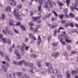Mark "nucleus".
<instances>
[{
  "instance_id": "30",
  "label": "nucleus",
  "mask_w": 78,
  "mask_h": 78,
  "mask_svg": "<svg viewBox=\"0 0 78 78\" xmlns=\"http://www.w3.org/2000/svg\"><path fill=\"white\" fill-rule=\"evenodd\" d=\"M66 77L67 78H70V74L69 73H67L66 74Z\"/></svg>"
},
{
  "instance_id": "20",
  "label": "nucleus",
  "mask_w": 78,
  "mask_h": 78,
  "mask_svg": "<svg viewBox=\"0 0 78 78\" xmlns=\"http://www.w3.org/2000/svg\"><path fill=\"white\" fill-rule=\"evenodd\" d=\"M6 76L7 78H12V75L10 73H8L6 75Z\"/></svg>"
},
{
  "instance_id": "41",
  "label": "nucleus",
  "mask_w": 78,
  "mask_h": 78,
  "mask_svg": "<svg viewBox=\"0 0 78 78\" xmlns=\"http://www.w3.org/2000/svg\"><path fill=\"white\" fill-rule=\"evenodd\" d=\"M63 17H64V15L62 14L59 15V17L61 19H63Z\"/></svg>"
},
{
  "instance_id": "52",
  "label": "nucleus",
  "mask_w": 78,
  "mask_h": 78,
  "mask_svg": "<svg viewBox=\"0 0 78 78\" xmlns=\"http://www.w3.org/2000/svg\"><path fill=\"white\" fill-rule=\"evenodd\" d=\"M12 2H13V5H16V2L15 0H12Z\"/></svg>"
},
{
  "instance_id": "57",
  "label": "nucleus",
  "mask_w": 78,
  "mask_h": 78,
  "mask_svg": "<svg viewBox=\"0 0 78 78\" xmlns=\"http://www.w3.org/2000/svg\"><path fill=\"white\" fill-rule=\"evenodd\" d=\"M58 4L59 6H64V4H63V3H61L60 2H58Z\"/></svg>"
},
{
  "instance_id": "47",
  "label": "nucleus",
  "mask_w": 78,
  "mask_h": 78,
  "mask_svg": "<svg viewBox=\"0 0 78 78\" xmlns=\"http://www.w3.org/2000/svg\"><path fill=\"white\" fill-rule=\"evenodd\" d=\"M32 39L33 40V41H36V37H34V36L32 37Z\"/></svg>"
},
{
  "instance_id": "31",
  "label": "nucleus",
  "mask_w": 78,
  "mask_h": 78,
  "mask_svg": "<svg viewBox=\"0 0 78 78\" xmlns=\"http://www.w3.org/2000/svg\"><path fill=\"white\" fill-rule=\"evenodd\" d=\"M71 73L72 74H75V73H78L76 72V71L75 70H72L71 71Z\"/></svg>"
},
{
  "instance_id": "56",
  "label": "nucleus",
  "mask_w": 78,
  "mask_h": 78,
  "mask_svg": "<svg viewBox=\"0 0 78 78\" xmlns=\"http://www.w3.org/2000/svg\"><path fill=\"white\" fill-rule=\"evenodd\" d=\"M61 22L62 24H65L66 23V21L62 20L61 21Z\"/></svg>"
},
{
  "instance_id": "13",
  "label": "nucleus",
  "mask_w": 78,
  "mask_h": 78,
  "mask_svg": "<svg viewBox=\"0 0 78 78\" xmlns=\"http://www.w3.org/2000/svg\"><path fill=\"white\" fill-rule=\"evenodd\" d=\"M52 27H51V28H56L58 25L56 24V23L54 22L51 24Z\"/></svg>"
},
{
  "instance_id": "12",
  "label": "nucleus",
  "mask_w": 78,
  "mask_h": 78,
  "mask_svg": "<svg viewBox=\"0 0 78 78\" xmlns=\"http://www.w3.org/2000/svg\"><path fill=\"white\" fill-rule=\"evenodd\" d=\"M56 33H57L58 34L60 33V30H57L55 29L54 30V35L55 36L56 35Z\"/></svg>"
},
{
  "instance_id": "62",
  "label": "nucleus",
  "mask_w": 78,
  "mask_h": 78,
  "mask_svg": "<svg viewBox=\"0 0 78 78\" xmlns=\"http://www.w3.org/2000/svg\"><path fill=\"white\" fill-rule=\"evenodd\" d=\"M14 32L15 33H18V30H16L15 29H14Z\"/></svg>"
},
{
  "instance_id": "9",
  "label": "nucleus",
  "mask_w": 78,
  "mask_h": 78,
  "mask_svg": "<svg viewBox=\"0 0 78 78\" xmlns=\"http://www.w3.org/2000/svg\"><path fill=\"white\" fill-rule=\"evenodd\" d=\"M52 55L54 56V58H57L59 55V52H54L53 53Z\"/></svg>"
},
{
  "instance_id": "34",
  "label": "nucleus",
  "mask_w": 78,
  "mask_h": 78,
  "mask_svg": "<svg viewBox=\"0 0 78 78\" xmlns=\"http://www.w3.org/2000/svg\"><path fill=\"white\" fill-rule=\"evenodd\" d=\"M73 6L74 7V9L77 7V4L76 3H74L73 4Z\"/></svg>"
},
{
  "instance_id": "17",
  "label": "nucleus",
  "mask_w": 78,
  "mask_h": 78,
  "mask_svg": "<svg viewBox=\"0 0 78 78\" xmlns=\"http://www.w3.org/2000/svg\"><path fill=\"white\" fill-rule=\"evenodd\" d=\"M2 69L3 70L4 72H6L7 70V68L5 66H2Z\"/></svg>"
},
{
  "instance_id": "2",
  "label": "nucleus",
  "mask_w": 78,
  "mask_h": 78,
  "mask_svg": "<svg viewBox=\"0 0 78 78\" xmlns=\"http://www.w3.org/2000/svg\"><path fill=\"white\" fill-rule=\"evenodd\" d=\"M16 74L18 76H20L19 78H29V76L27 74H24L22 75V73L19 72H17Z\"/></svg>"
},
{
  "instance_id": "36",
  "label": "nucleus",
  "mask_w": 78,
  "mask_h": 78,
  "mask_svg": "<svg viewBox=\"0 0 78 78\" xmlns=\"http://www.w3.org/2000/svg\"><path fill=\"white\" fill-rule=\"evenodd\" d=\"M51 22H55V21H56V19L55 18L53 17L51 19Z\"/></svg>"
},
{
  "instance_id": "48",
  "label": "nucleus",
  "mask_w": 78,
  "mask_h": 78,
  "mask_svg": "<svg viewBox=\"0 0 78 78\" xmlns=\"http://www.w3.org/2000/svg\"><path fill=\"white\" fill-rule=\"evenodd\" d=\"M22 5L19 4L17 6V8H18V9H20V8H22Z\"/></svg>"
},
{
  "instance_id": "14",
  "label": "nucleus",
  "mask_w": 78,
  "mask_h": 78,
  "mask_svg": "<svg viewBox=\"0 0 78 78\" xmlns=\"http://www.w3.org/2000/svg\"><path fill=\"white\" fill-rule=\"evenodd\" d=\"M14 21L12 20H10L9 21V24L10 25L12 26L13 27H15V25L14 24H13Z\"/></svg>"
},
{
  "instance_id": "33",
  "label": "nucleus",
  "mask_w": 78,
  "mask_h": 78,
  "mask_svg": "<svg viewBox=\"0 0 78 78\" xmlns=\"http://www.w3.org/2000/svg\"><path fill=\"white\" fill-rule=\"evenodd\" d=\"M35 28H37V29H38V28H41V26L39 25H36L35 26Z\"/></svg>"
},
{
  "instance_id": "8",
  "label": "nucleus",
  "mask_w": 78,
  "mask_h": 78,
  "mask_svg": "<svg viewBox=\"0 0 78 78\" xmlns=\"http://www.w3.org/2000/svg\"><path fill=\"white\" fill-rule=\"evenodd\" d=\"M52 73L53 74H56V75H58L59 74L60 72L58 71V70L56 69H55L53 70L52 71Z\"/></svg>"
},
{
  "instance_id": "3",
  "label": "nucleus",
  "mask_w": 78,
  "mask_h": 78,
  "mask_svg": "<svg viewBox=\"0 0 78 78\" xmlns=\"http://www.w3.org/2000/svg\"><path fill=\"white\" fill-rule=\"evenodd\" d=\"M61 34L62 35H60L58 37V39H61L62 38H64L65 39L66 37H67L68 36H67V34L65 32V31H62V32Z\"/></svg>"
},
{
  "instance_id": "64",
  "label": "nucleus",
  "mask_w": 78,
  "mask_h": 78,
  "mask_svg": "<svg viewBox=\"0 0 78 78\" xmlns=\"http://www.w3.org/2000/svg\"><path fill=\"white\" fill-rule=\"evenodd\" d=\"M52 45L53 46H55L54 47H55V46H56L57 45V44L56 43H52Z\"/></svg>"
},
{
  "instance_id": "21",
  "label": "nucleus",
  "mask_w": 78,
  "mask_h": 78,
  "mask_svg": "<svg viewBox=\"0 0 78 78\" xmlns=\"http://www.w3.org/2000/svg\"><path fill=\"white\" fill-rule=\"evenodd\" d=\"M69 16L71 17H72L73 18H74L75 16V15L72 13H70L69 14Z\"/></svg>"
},
{
  "instance_id": "27",
  "label": "nucleus",
  "mask_w": 78,
  "mask_h": 78,
  "mask_svg": "<svg viewBox=\"0 0 78 78\" xmlns=\"http://www.w3.org/2000/svg\"><path fill=\"white\" fill-rule=\"evenodd\" d=\"M1 40L4 43H6V39L5 38H2Z\"/></svg>"
},
{
  "instance_id": "55",
  "label": "nucleus",
  "mask_w": 78,
  "mask_h": 78,
  "mask_svg": "<svg viewBox=\"0 0 78 78\" xmlns=\"http://www.w3.org/2000/svg\"><path fill=\"white\" fill-rule=\"evenodd\" d=\"M30 72H31V73H34V72H33V68H32L30 69Z\"/></svg>"
},
{
  "instance_id": "50",
  "label": "nucleus",
  "mask_w": 78,
  "mask_h": 78,
  "mask_svg": "<svg viewBox=\"0 0 78 78\" xmlns=\"http://www.w3.org/2000/svg\"><path fill=\"white\" fill-rule=\"evenodd\" d=\"M68 11V9H63L64 12H65L66 13Z\"/></svg>"
},
{
  "instance_id": "7",
  "label": "nucleus",
  "mask_w": 78,
  "mask_h": 78,
  "mask_svg": "<svg viewBox=\"0 0 78 78\" xmlns=\"http://www.w3.org/2000/svg\"><path fill=\"white\" fill-rule=\"evenodd\" d=\"M38 41L37 42V45L38 46H39V45H40L41 43L42 42L41 38L40 35H39L38 37Z\"/></svg>"
},
{
  "instance_id": "24",
  "label": "nucleus",
  "mask_w": 78,
  "mask_h": 78,
  "mask_svg": "<svg viewBox=\"0 0 78 78\" xmlns=\"http://www.w3.org/2000/svg\"><path fill=\"white\" fill-rule=\"evenodd\" d=\"M21 27L23 31H24L25 30H26V28H25V27L24 26L22 25H21Z\"/></svg>"
},
{
  "instance_id": "32",
  "label": "nucleus",
  "mask_w": 78,
  "mask_h": 78,
  "mask_svg": "<svg viewBox=\"0 0 78 78\" xmlns=\"http://www.w3.org/2000/svg\"><path fill=\"white\" fill-rule=\"evenodd\" d=\"M52 12L53 13L55 16H56V17H58V15L57 14V13L55 12V11H53Z\"/></svg>"
},
{
  "instance_id": "23",
  "label": "nucleus",
  "mask_w": 78,
  "mask_h": 78,
  "mask_svg": "<svg viewBox=\"0 0 78 78\" xmlns=\"http://www.w3.org/2000/svg\"><path fill=\"white\" fill-rule=\"evenodd\" d=\"M1 18L2 20H4L5 19V15L4 13H2L1 15Z\"/></svg>"
},
{
  "instance_id": "59",
  "label": "nucleus",
  "mask_w": 78,
  "mask_h": 78,
  "mask_svg": "<svg viewBox=\"0 0 78 78\" xmlns=\"http://www.w3.org/2000/svg\"><path fill=\"white\" fill-rule=\"evenodd\" d=\"M7 42L9 45H10V44H11V41L9 40H8Z\"/></svg>"
},
{
  "instance_id": "44",
  "label": "nucleus",
  "mask_w": 78,
  "mask_h": 78,
  "mask_svg": "<svg viewBox=\"0 0 78 78\" xmlns=\"http://www.w3.org/2000/svg\"><path fill=\"white\" fill-rule=\"evenodd\" d=\"M33 31L34 32H35V33H37V32L38 31V30L37 29L35 28V29Z\"/></svg>"
},
{
  "instance_id": "29",
  "label": "nucleus",
  "mask_w": 78,
  "mask_h": 78,
  "mask_svg": "<svg viewBox=\"0 0 78 78\" xmlns=\"http://www.w3.org/2000/svg\"><path fill=\"white\" fill-rule=\"evenodd\" d=\"M41 61H40L39 62H37V66L38 67H41Z\"/></svg>"
},
{
  "instance_id": "5",
  "label": "nucleus",
  "mask_w": 78,
  "mask_h": 78,
  "mask_svg": "<svg viewBox=\"0 0 78 78\" xmlns=\"http://www.w3.org/2000/svg\"><path fill=\"white\" fill-rule=\"evenodd\" d=\"M6 32L5 30H2L3 33L5 34H6L7 36H9V29L7 27H5Z\"/></svg>"
},
{
  "instance_id": "43",
  "label": "nucleus",
  "mask_w": 78,
  "mask_h": 78,
  "mask_svg": "<svg viewBox=\"0 0 78 78\" xmlns=\"http://www.w3.org/2000/svg\"><path fill=\"white\" fill-rule=\"evenodd\" d=\"M27 45H26V47H25V49L26 50V51H28V49L29 48H30V47L29 46H27ZM24 47V48H25Z\"/></svg>"
},
{
  "instance_id": "63",
  "label": "nucleus",
  "mask_w": 78,
  "mask_h": 78,
  "mask_svg": "<svg viewBox=\"0 0 78 78\" xmlns=\"http://www.w3.org/2000/svg\"><path fill=\"white\" fill-rule=\"evenodd\" d=\"M34 14V12L33 11H31L30 13V16H32Z\"/></svg>"
},
{
  "instance_id": "15",
  "label": "nucleus",
  "mask_w": 78,
  "mask_h": 78,
  "mask_svg": "<svg viewBox=\"0 0 78 78\" xmlns=\"http://www.w3.org/2000/svg\"><path fill=\"white\" fill-rule=\"evenodd\" d=\"M65 41L66 42V43H70V42H71L72 41V40H70V39H68V37H66L65 38Z\"/></svg>"
},
{
  "instance_id": "51",
  "label": "nucleus",
  "mask_w": 78,
  "mask_h": 78,
  "mask_svg": "<svg viewBox=\"0 0 78 78\" xmlns=\"http://www.w3.org/2000/svg\"><path fill=\"white\" fill-rule=\"evenodd\" d=\"M21 25V23L20 22H18L16 24V26H19V25Z\"/></svg>"
},
{
  "instance_id": "54",
  "label": "nucleus",
  "mask_w": 78,
  "mask_h": 78,
  "mask_svg": "<svg viewBox=\"0 0 78 78\" xmlns=\"http://www.w3.org/2000/svg\"><path fill=\"white\" fill-rule=\"evenodd\" d=\"M70 25L71 27H74V25H73V23H70Z\"/></svg>"
},
{
  "instance_id": "10",
  "label": "nucleus",
  "mask_w": 78,
  "mask_h": 78,
  "mask_svg": "<svg viewBox=\"0 0 78 78\" xmlns=\"http://www.w3.org/2000/svg\"><path fill=\"white\" fill-rule=\"evenodd\" d=\"M54 4L55 6H56V2H51L50 3V7L51 8H52L53 7V6L54 5Z\"/></svg>"
},
{
  "instance_id": "61",
  "label": "nucleus",
  "mask_w": 78,
  "mask_h": 78,
  "mask_svg": "<svg viewBox=\"0 0 78 78\" xmlns=\"http://www.w3.org/2000/svg\"><path fill=\"white\" fill-rule=\"evenodd\" d=\"M0 54H1V55L2 57H3L4 56V54L2 52H0Z\"/></svg>"
},
{
  "instance_id": "37",
  "label": "nucleus",
  "mask_w": 78,
  "mask_h": 78,
  "mask_svg": "<svg viewBox=\"0 0 78 78\" xmlns=\"http://www.w3.org/2000/svg\"><path fill=\"white\" fill-rule=\"evenodd\" d=\"M46 66L47 67H49L50 66V62H47L46 64Z\"/></svg>"
},
{
  "instance_id": "16",
  "label": "nucleus",
  "mask_w": 78,
  "mask_h": 78,
  "mask_svg": "<svg viewBox=\"0 0 78 78\" xmlns=\"http://www.w3.org/2000/svg\"><path fill=\"white\" fill-rule=\"evenodd\" d=\"M25 62V60H22L20 62H18L17 63V65L18 66H21L22 64H23L24 62Z\"/></svg>"
},
{
  "instance_id": "35",
  "label": "nucleus",
  "mask_w": 78,
  "mask_h": 78,
  "mask_svg": "<svg viewBox=\"0 0 78 78\" xmlns=\"http://www.w3.org/2000/svg\"><path fill=\"white\" fill-rule=\"evenodd\" d=\"M32 58H36L37 57V55L35 54H32L31 55Z\"/></svg>"
},
{
  "instance_id": "42",
  "label": "nucleus",
  "mask_w": 78,
  "mask_h": 78,
  "mask_svg": "<svg viewBox=\"0 0 78 78\" xmlns=\"http://www.w3.org/2000/svg\"><path fill=\"white\" fill-rule=\"evenodd\" d=\"M70 9L71 11H72V12H73L74 11V8L72 6H70Z\"/></svg>"
},
{
  "instance_id": "40",
  "label": "nucleus",
  "mask_w": 78,
  "mask_h": 78,
  "mask_svg": "<svg viewBox=\"0 0 78 78\" xmlns=\"http://www.w3.org/2000/svg\"><path fill=\"white\" fill-rule=\"evenodd\" d=\"M5 56V59H6V61H10V60L9 59V58H8V57L6 56Z\"/></svg>"
},
{
  "instance_id": "26",
  "label": "nucleus",
  "mask_w": 78,
  "mask_h": 78,
  "mask_svg": "<svg viewBox=\"0 0 78 78\" xmlns=\"http://www.w3.org/2000/svg\"><path fill=\"white\" fill-rule=\"evenodd\" d=\"M70 0H66V4L67 6H69L70 5Z\"/></svg>"
},
{
  "instance_id": "60",
  "label": "nucleus",
  "mask_w": 78,
  "mask_h": 78,
  "mask_svg": "<svg viewBox=\"0 0 78 78\" xmlns=\"http://www.w3.org/2000/svg\"><path fill=\"white\" fill-rule=\"evenodd\" d=\"M5 64L7 67H9V63L7 62L5 63Z\"/></svg>"
},
{
  "instance_id": "53",
  "label": "nucleus",
  "mask_w": 78,
  "mask_h": 78,
  "mask_svg": "<svg viewBox=\"0 0 78 78\" xmlns=\"http://www.w3.org/2000/svg\"><path fill=\"white\" fill-rule=\"evenodd\" d=\"M29 25L30 26H33L34 25V23L33 22H30L29 23Z\"/></svg>"
},
{
  "instance_id": "46",
  "label": "nucleus",
  "mask_w": 78,
  "mask_h": 78,
  "mask_svg": "<svg viewBox=\"0 0 78 78\" xmlns=\"http://www.w3.org/2000/svg\"><path fill=\"white\" fill-rule=\"evenodd\" d=\"M63 55H65V56H68V55H69L68 54H67V52L66 51H65L63 53Z\"/></svg>"
},
{
  "instance_id": "6",
  "label": "nucleus",
  "mask_w": 78,
  "mask_h": 78,
  "mask_svg": "<svg viewBox=\"0 0 78 78\" xmlns=\"http://www.w3.org/2000/svg\"><path fill=\"white\" fill-rule=\"evenodd\" d=\"M15 54L16 55V58L18 59H20V54L19 53V51L17 49H16L14 51Z\"/></svg>"
},
{
  "instance_id": "22",
  "label": "nucleus",
  "mask_w": 78,
  "mask_h": 78,
  "mask_svg": "<svg viewBox=\"0 0 78 78\" xmlns=\"http://www.w3.org/2000/svg\"><path fill=\"white\" fill-rule=\"evenodd\" d=\"M38 18L37 17H32V20L33 22H35V21H36L37 20V19Z\"/></svg>"
},
{
  "instance_id": "1",
  "label": "nucleus",
  "mask_w": 78,
  "mask_h": 78,
  "mask_svg": "<svg viewBox=\"0 0 78 78\" xmlns=\"http://www.w3.org/2000/svg\"><path fill=\"white\" fill-rule=\"evenodd\" d=\"M14 13L15 14V16L16 18L18 20H21V15H18L20 13V11L18 9H14Z\"/></svg>"
},
{
  "instance_id": "38",
  "label": "nucleus",
  "mask_w": 78,
  "mask_h": 78,
  "mask_svg": "<svg viewBox=\"0 0 78 78\" xmlns=\"http://www.w3.org/2000/svg\"><path fill=\"white\" fill-rule=\"evenodd\" d=\"M33 63H30L28 64V66L29 67H33Z\"/></svg>"
},
{
  "instance_id": "49",
  "label": "nucleus",
  "mask_w": 78,
  "mask_h": 78,
  "mask_svg": "<svg viewBox=\"0 0 78 78\" xmlns=\"http://www.w3.org/2000/svg\"><path fill=\"white\" fill-rule=\"evenodd\" d=\"M56 49H57V48H56V46H54L53 47V51H56Z\"/></svg>"
},
{
  "instance_id": "25",
  "label": "nucleus",
  "mask_w": 78,
  "mask_h": 78,
  "mask_svg": "<svg viewBox=\"0 0 78 78\" xmlns=\"http://www.w3.org/2000/svg\"><path fill=\"white\" fill-rule=\"evenodd\" d=\"M44 6L45 8H47L48 7V3L47 2H46L44 3Z\"/></svg>"
},
{
  "instance_id": "28",
  "label": "nucleus",
  "mask_w": 78,
  "mask_h": 78,
  "mask_svg": "<svg viewBox=\"0 0 78 78\" xmlns=\"http://www.w3.org/2000/svg\"><path fill=\"white\" fill-rule=\"evenodd\" d=\"M44 0H39V4L40 5H42V1H43Z\"/></svg>"
},
{
  "instance_id": "58",
  "label": "nucleus",
  "mask_w": 78,
  "mask_h": 78,
  "mask_svg": "<svg viewBox=\"0 0 78 78\" xmlns=\"http://www.w3.org/2000/svg\"><path fill=\"white\" fill-rule=\"evenodd\" d=\"M24 65L25 66H27V65H28V62H25V61L24 62Z\"/></svg>"
},
{
  "instance_id": "11",
  "label": "nucleus",
  "mask_w": 78,
  "mask_h": 78,
  "mask_svg": "<svg viewBox=\"0 0 78 78\" xmlns=\"http://www.w3.org/2000/svg\"><path fill=\"white\" fill-rule=\"evenodd\" d=\"M11 8L10 7V6H9L5 8V11L6 12L9 11V12H11Z\"/></svg>"
},
{
  "instance_id": "45",
  "label": "nucleus",
  "mask_w": 78,
  "mask_h": 78,
  "mask_svg": "<svg viewBox=\"0 0 78 78\" xmlns=\"http://www.w3.org/2000/svg\"><path fill=\"white\" fill-rule=\"evenodd\" d=\"M65 25L66 26V27H68V26H69L70 25V24L69 23H67V22H66L65 23Z\"/></svg>"
},
{
  "instance_id": "18",
  "label": "nucleus",
  "mask_w": 78,
  "mask_h": 78,
  "mask_svg": "<svg viewBox=\"0 0 78 78\" xmlns=\"http://www.w3.org/2000/svg\"><path fill=\"white\" fill-rule=\"evenodd\" d=\"M41 5H40L39 7L38 8V10L40 13H41L42 12V9H41Z\"/></svg>"
},
{
  "instance_id": "39",
  "label": "nucleus",
  "mask_w": 78,
  "mask_h": 78,
  "mask_svg": "<svg viewBox=\"0 0 78 78\" xmlns=\"http://www.w3.org/2000/svg\"><path fill=\"white\" fill-rule=\"evenodd\" d=\"M52 15L51 14V13H49L46 16V17H47V18H48V17H50Z\"/></svg>"
},
{
  "instance_id": "19",
  "label": "nucleus",
  "mask_w": 78,
  "mask_h": 78,
  "mask_svg": "<svg viewBox=\"0 0 78 78\" xmlns=\"http://www.w3.org/2000/svg\"><path fill=\"white\" fill-rule=\"evenodd\" d=\"M38 18L36 20V22L37 23H41V19H40V16H38Z\"/></svg>"
},
{
  "instance_id": "4",
  "label": "nucleus",
  "mask_w": 78,
  "mask_h": 78,
  "mask_svg": "<svg viewBox=\"0 0 78 78\" xmlns=\"http://www.w3.org/2000/svg\"><path fill=\"white\" fill-rule=\"evenodd\" d=\"M26 44L24 43H23L22 44V45L21 47V55H24V50L25 49V47H26Z\"/></svg>"
}]
</instances>
